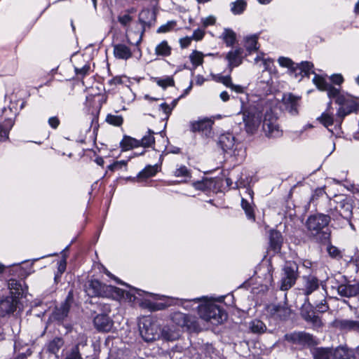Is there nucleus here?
<instances>
[{
    "mask_svg": "<svg viewBox=\"0 0 359 359\" xmlns=\"http://www.w3.org/2000/svg\"><path fill=\"white\" fill-rule=\"evenodd\" d=\"M241 109L245 128L248 133H254L259 126L263 112L265 111L263 119V130L269 138H278L283 135V130L278 123L277 116L267 107L264 109L260 100H248L247 95L240 97Z\"/></svg>",
    "mask_w": 359,
    "mask_h": 359,
    "instance_id": "f257e3e1",
    "label": "nucleus"
},
{
    "mask_svg": "<svg viewBox=\"0 0 359 359\" xmlns=\"http://www.w3.org/2000/svg\"><path fill=\"white\" fill-rule=\"evenodd\" d=\"M313 81L319 90L327 91V96L334 98L336 103L339 105L336 118L328 111L323 112L318 118L325 128H329L334 124L339 126L345 116L358 110L359 98L341 94L339 88L333 87L324 78L317 74H315Z\"/></svg>",
    "mask_w": 359,
    "mask_h": 359,
    "instance_id": "f03ea898",
    "label": "nucleus"
},
{
    "mask_svg": "<svg viewBox=\"0 0 359 359\" xmlns=\"http://www.w3.org/2000/svg\"><path fill=\"white\" fill-rule=\"evenodd\" d=\"M125 285L130 288V290L126 291L115 286L104 285L97 280H92L86 287V292L91 297H103L116 300L125 299L130 302H135L138 297H144V295L158 296L130 287L127 284Z\"/></svg>",
    "mask_w": 359,
    "mask_h": 359,
    "instance_id": "7ed1b4c3",
    "label": "nucleus"
},
{
    "mask_svg": "<svg viewBox=\"0 0 359 359\" xmlns=\"http://www.w3.org/2000/svg\"><path fill=\"white\" fill-rule=\"evenodd\" d=\"M330 217L324 214H316L309 217L306 226L311 236L316 237L320 242L329 241L330 231L329 223Z\"/></svg>",
    "mask_w": 359,
    "mask_h": 359,
    "instance_id": "20e7f679",
    "label": "nucleus"
},
{
    "mask_svg": "<svg viewBox=\"0 0 359 359\" xmlns=\"http://www.w3.org/2000/svg\"><path fill=\"white\" fill-rule=\"evenodd\" d=\"M198 313L201 319L213 325L222 323L227 318V313L219 306L215 304L212 299H205L197 306Z\"/></svg>",
    "mask_w": 359,
    "mask_h": 359,
    "instance_id": "39448f33",
    "label": "nucleus"
},
{
    "mask_svg": "<svg viewBox=\"0 0 359 359\" xmlns=\"http://www.w3.org/2000/svg\"><path fill=\"white\" fill-rule=\"evenodd\" d=\"M278 62L280 67L287 69V72L290 76L299 81H301L304 76H309L311 74H314L313 65L308 61L296 63L290 58L282 56L278 59Z\"/></svg>",
    "mask_w": 359,
    "mask_h": 359,
    "instance_id": "423d86ee",
    "label": "nucleus"
},
{
    "mask_svg": "<svg viewBox=\"0 0 359 359\" xmlns=\"http://www.w3.org/2000/svg\"><path fill=\"white\" fill-rule=\"evenodd\" d=\"M313 359H355L351 350L344 346L335 349L330 348L318 347L312 350Z\"/></svg>",
    "mask_w": 359,
    "mask_h": 359,
    "instance_id": "0eeeda50",
    "label": "nucleus"
},
{
    "mask_svg": "<svg viewBox=\"0 0 359 359\" xmlns=\"http://www.w3.org/2000/svg\"><path fill=\"white\" fill-rule=\"evenodd\" d=\"M140 333L145 341H152L160 338V327L156 322L147 318L140 323Z\"/></svg>",
    "mask_w": 359,
    "mask_h": 359,
    "instance_id": "6e6552de",
    "label": "nucleus"
},
{
    "mask_svg": "<svg viewBox=\"0 0 359 359\" xmlns=\"http://www.w3.org/2000/svg\"><path fill=\"white\" fill-rule=\"evenodd\" d=\"M298 277V266L294 262H287L283 267L280 289L286 291L291 288Z\"/></svg>",
    "mask_w": 359,
    "mask_h": 359,
    "instance_id": "1a4fd4ad",
    "label": "nucleus"
},
{
    "mask_svg": "<svg viewBox=\"0 0 359 359\" xmlns=\"http://www.w3.org/2000/svg\"><path fill=\"white\" fill-rule=\"evenodd\" d=\"M170 319L177 326L185 327L189 331H197L199 328L197 318L195 316L176 311L170 315Z\"/></svg>",
    "mask_w": 359,
    "mask_h": 359,
    "instance_id": "9d476101",
    "label": "nucleus"
},
{
    "mask_svg": "<svg viewBox=\"0 0 359 359\" xmlns=\"http://www.w3.org/2000/svg\"><path fill=\"white\" fill-rule=\"evenodd\" d=\"M72 302L73 292L69 291L65 302L55 308L50 316V319L57 323L63 322L68 316Z\"/></svg>",
    "mask_w": 359,
    "mask_h": 359,
    "instance_id": "9b49d317",
    "label": "nucleus"
},
{
    "mask_svg": "<svg viewBox=\"0 0 359 359\" xmlns=\"http://www.w3.org/2000/svg\"><path fill=\"white\" fill-rule=\"evenodd\" d=\"M219 144L224 151L234 156L238 155V147H241V143L236 142L235 137L230 133H224L219 136Z\"/></svg>",
    "mask_w": 359,
    "mask_h": 359,
    "instance_id": "f8f14e48",
    "label": "nucleus"
},
{
    "mask_svg": "<svg viewBox=\"0 0 359 359\" xmlns=\"http://www.w3.org/2000/svg\"><path fill=\"white\" fill-rule=\"evenodd\" d=\"M285 337L287 341L301 346H313L316 344L313 337L304 332L287 334Z\"/></svg>",
    "mask_w": 359,
    "mask_h": 359,
    "instance_id": "ddd939ff",
    "label": "nucleus"
},
{
    "mask_svg": "<svg viewBox=\"0 0 359 359\" xmlns=\"http://www.w3.org/2000/svg\"><path fill=\"white\" fill-rule=\"evenodd\" d=\"M227 61V67L229 73H231L233 68L238 67L243 61V49L237 48L231 50L227 53L225 57Z\"/></svg>",
    "mask_w": 359,
    "mask_h": 359,
    "instance_id": "4468645a",
    "label": "nucleus"
},
{
    "mask_svg": "<svg viewBox=\"0 0 359 359\" xmlns=\"http://www.w3.org/2000/svg\"><path fill=\"white\" fill-rule=\"evenodd\" d=\"M300 97L292 93L285 94L283 97V104L285 109L291 115L298 114Z\"/></svg>",
    "mask_w": 359,
    "mask_h": 359,
    "instance_id": "2eb2a0df",
    "label": "nucleus"
},
{
    "mask_svg": "<svg viewBox=\"0 0 359 359\" xmlns=\"http://www.w3.org/2000/svg\"><path fill=\"white\" fill-rule=\"evenodd\" d=\"M18 301L11 296L0 299V316L4 317L13 313L15 310Z\"/></svg>",
    "mask_w": 359,
    "mask_h": 359,
    "instance_id": "dca6fc26",
    "label": "nucleus"
},
{
    "mask_svg": "<svg viewBox=\"0 0 359 359\" xmlns=\"http://www.w3.org/2000/svg\"><path fill=\"white\" fill-rule=\"evenodd\" d=\"M245 193L249 197V200L246 198L242 197L241 207L244 210L247 217L249 219L255 221V217L254 214V209L252 206L254 192L250 188H245Z\"/></svg>",
    "mask_w": 359,
    "mask_h": 359,
    "instance_id": "f3484780",
    "label": "nucleus"
},
{
    "mask_svg": "<svg viewBox=\"0 0 359 359\" xmlns=\"http://www.w3.org/2000/svg\"><path fill=\"white\" fill-rule=\"evenodd\" d=\"M336 203L334 209L339 213V215L344 219H350L352 215V205L348 203L346 199L343 198L339 201L334 199L331 201L330 204Z\"/></svg>",
    "mask_w": 359,
    "mask_h": 359,
    "instance_id": "a211bd4d",
    "label": "nucleus"
},
{
    "mask_svg": "<svg viewBox=\"0 0 359 359\" xmlns=\"http://www.w3.org/2000/svg\"><path fill=\"white\" fill-rule=\"evenodd\" d=\"M93 323L95 328L100 332H109L113 326V321L106 314L97 315Z\"/></svg>",
    "mask_w": 359,
    "mask_h": 359,
    "instance_id": "6ab92c4d",
    "label": "nucleus"
},
{
    "mask_svg": "<svg viewBox=\"0 0 359 359\" xmlns=\"http://www.w3.org/2000/svg\"><path fill=\"white\" fill-rule=\"evenodd\" d=\"M212 121L208 118L195 121L190 123V129L192 132L204 133L206 135L210 133L212 128Z\"/></svg>",
    "mask_w": 359,
    "mask_h": 359,
    "instance_id": "aec40b11",
    "label": "nucleus"
},
{
    "mask_svg": "<svg viewBox=\"0 0 359 359\" xmlns=\"http://www.w3.org/2000/svg\"><path fill=\"white\" fill-rule=\"evenodd\" d=\"M180 337L179 328L173 325H165L160 329V337L166 341H175Z\"/></svg>",
    "mask_w": 359,
    "mask_h": 359,
    "instance_id": "412c9836",
    "label": "nucleus"
},
{
    "mask_svg": "<svg viewBox=\"0 0 359 359\" xmlns=\"http://www.w3.org/2000/svg\"><path fill=\"white\" fill-rule=\"evenodd\" d=\"M339 294L342 297H351L359 294V283L354 284H340L337 287Z\"/></svg>",
    "mask_w": 359,
    "mask_h": 359,
    "instance_id": "4be33fe9",
    "label": "nucleus"
},
{
    "mask_svg": "<svg viewBox=\"0 0 359 359\" xmlns=\"http://www.w3.org/2000/svg\"><path fill=\"white\" fill-rule=\"evenodd\" d=\"M303 280L304 287L302 291L306 296H309L319 288V280L316 277L313 276H304Z\"/></svg>",
    "mask_w": 359,
    "mask_h": 359,
    "instance_id": "5701e85b",
    "label": "nucleus"
},
{
    "mask_svg": "<svg viewBox=\"0 0 359 359\" xmlns=\"http://www.w3.org/2000/svg\"><path fill=\"white\" fill-rule=\"evenodd\" d=\"M8 288L10 290L11 297H15L18 301L25 293V289L20 281L11 279L8 282Z\"/></svg>",
    "mask_w": 359,
    "mask_h": 359,
    "instance_id": "b1692460",
    "label": "nucleus"
},
{
    "mask_svg": "<svg viewBox=\"0 0 359 359\" xmlns=\"http://www.w3.org/2000/svg\"><path fill=\"white\" fill-rule=\"evenodd\" d=\"M271 314L275 318L285 320L290 314V309L285 305H272L269 307Z\"/></svg>",
    "mask_w": 359,
    "mask_h": 359,
    "instance_id": "393cba45",
    "label": "nucleus"
},
{
    "mask_svg": "<svg viewBox=\"0 0 359 359\" xmlns=\"http://www.w3.org/2000/svg\"><path fill=\"white\" fill-rule=\"evenodd\" d=\"M114 55L116 58L126 60L132 57V52L126 45L118 43L114 46Z\"/></svg>",
    "mask_w": 359,
    "mask_h": 359,
    "instance_id": "a878e982",
    "label": "nucleus"
},
{
    "mask_svg": "<svg viewBox=\"0 0 359 359\" xmlns=\"http://www.w3.org/2000/svg\"><path fill=\"white\" fill-rule=\"evenodd\" d=\"M205 298V297L194 299H177V302L176 304L181 306L186 310L191 311L197 309L198 304H201Z\"/></svg>",
    "mask_w": 359,
    "mask_h": 359,
    "instance_id": "bb28decb",
    "label": "nucleus"
},
{
    "mask_svg": "<svg viewBox=\"0 0 359 359\" xmlns=\"http://www.w3.org/2000/svg\"><path fill=\"white\" fill-rule=\"evenodd\" d=\"M359 318V314L358 315ZM339 326L341 330L346 331L359 332V319L349 320L344 319L339 321Z\"/></svg>",
    "mask_w": 359,
    "mask_h": 359,
    "instance_id": "cd10ccee",
    "label": "nucleus"
},
{
    "mask_svg": "<svg viewBox=\"0 0 359 359\" xmlns=\"http://www.w3.org/2000/svg\"><path fill=\"white\" fill-rule=\"evenodd\" d=\"M220 39L223 40L226 46L231 47L236 41V34L231 29L224 28Z\"/></svg>",
    "mask_w": 359,
    "mask_h": 359,
    "instance_id": "c85d7f7f",
    "label": "nucleus"
},
{
    "mask_svg": "<svg viewBox=\"0 0 359 359\" xmlns=\"http://www.w3.org/2000/svg\"><path fill=\"white\" fill-rule=\"evenodd\" d=\"M63 345L64 341L61 337H55L46 344V350L51 354L57 355Z\"/></svg>",
    "mask_w": 359,
    "mask_h": 359,
    "instance_id": "c756f323",
    "label": "nucleus"
},
{
    "mask_svg": "<svg viewBox=\"0 0 359 359\" xmlns=\"http://www.w3.org/2000/svg\"><path fill=\"white\" fill-rule=\"evenodd\" d=\"M14 124L11 118L6 119L2 123H0V142H4L8 139L10 130Z\"/></svg>",
    "mask_w": 359,
    "mask_h": 359,
    "instance_id": "7c9ffc66",
    "label": "nucleus"
},
{
    "mask_svg": "<svg viewBox=\"0 0 359 359\" xmlns=\"http://www.w3.org/2000/svg\"><path fill=\"white\" fill-rule=\"evenodd\" d=\"M269 241L270 245L273 250L277 251L280 249L283 238L279 231L276 230L271 231Z\"/></svg>",
    "mask_w": 359,
    "mask_h": 359,
    "instance_id": "2f4dec72",
    "label": "nucleus"
},
{
    "mask_svg": "<svg viewBox=\"0 0 359 359\" xmlns=\"http://www.w3.org/2000/svg\"><path fill=\"white\" fill-rule=\"evenodd\" d=\"M25 351H21L22 349V345L21 341L19 339H16L14 343V351L15 353H18V355L13 359H27V358L31 355L32 351L30 348L26 346Z\"/></svg>",
    "mask_w": 359,
    "mask_h": 359,
    "instance_id": "473e14b6",
    "label": "nucleus"
},
{
    "mask_svg": "<svg viewBox=\"0 0 359 359\" xmlns=\"http://www.w3.org/2000/svg\"><path fill=\"white\" fill-rule=\"evenodd\" d=\"M249 329L254 334H262L266 330V325L260 320L254 319L249 323Z\"/></svg>",
    "mask_w": 359,
    "mask_h": 359,
    "instance_id": "72a5a7b5",
    "label": "nucleus"
},
{
    "mask_svg": "<svg viewBox=\"0 0 359 359\" xmlns=\"http://www.w3.org/2000/svg\"><path fill=\"white\" fill-rule=\"evenodd\" d=\"M120 144L123 150L127 151L140 147V141L129 136H124Z\"/></svg>",
    "mask_w": 359,
    "mask_h": 359,
    "instance_id": "f704fd0d",
    "label": "nucleus"
},
{
    "mask_svg": "<svg viewBox=\"0 0 359 359\" xmlns=\"http://www.w3.org/2000/svg\"><path fill=\"white\" fill-rule=\"evenodd\" d=\"M258 36L257 34L250 35L245 38V48L250 53L258 50L257 46Z\"/></svg>",
    "mask_w": 359,
    "mask_h": 359,
    "instance_id": "c9c22d12",
    "label": "nucleus"
},
{
    "mask_svg": "<svg viewBox=\"0 0 359 359\" xmlns=\"http://www.w3.org/2000/svg\"><path fill=\"white\" fill-rule=\"evenodd\" d=\"M171 50L172 48L167 41H163L156 46L155 53L158 56L167 57L171 54Z\"/></svg>",
    "mask_w": 359,
    "mask_h": 359,
    "instance_id": "e433bc0d",
    "label": "nucleus"
},
{
    "mask_svg": "<svg viewBox=\"0 0 359 359\" xmlns=\"http://www.w3.org/2000/svg\"><path fill=\"white\" fill-rule=\"evenodd\" d=\"M158 166L157 165H149L146 166L144 169L140 172L137 177L140 178H148L154 176L158 172Z\"/></svg>",
    "mask_w": 359,
    "mask_h": 359,
    "instance_id": "4c0bfd02",
    "label": "nucleus"
},
{
    "mask_svg": "<svg viewBox=\"0 0 359 359\" xmlns=\"http://www.w3.org/2000/svg\"><path fill=\"white\" fill-rule=\"evenodd\" d=\"M154 134V131L149 129L147 134L143 136L141 140H138L140 141V146L144 147H149L152 146L155 142Z\"/></svg>",
    "mask_w": 359,
    "mask_h": 359,
    "instance_id": "58836bf2",
    "label": "nucleus"
},
{
    "mask_svg": "<svg viewBox=\"0 0 359 359\" xmlns=\"http://www.w3.org/2000/svg\"><path fill=\"white\" fill-rule=\"evenodd\" d=\"M246 6L245 0H236L231 4V11L235 15H240L245 10Z\"/></svg>",
    "mask_w": 359,
    "mask_h": 359,
    "instance_id": "ea45409f",
    "label": "nucleus"
},
{
    "mask_svg": "<svg viewBox=\"0 0 359 359\" xmlns=\"http://www.w3.org/2000/svg\"><path fill=\"white\" fill-rule=\"evenodd\" d=\"M154 81L163 89L166 88L168 86H172L175 84L174 80L171 76H165L163 78L155 77L153 78Z\"/></svg>",
    "mask_w": 359,
    "mask_h": 359,
    "instance_id": "a19ab883",
    "label": "nucleus"
},
{
    "mask_svg": "<svg viewBox=\"0 0 359 359\" xmlns=\"http://www.w3.org/2000/svg\"><path fill=\"white\" fill-rule=\"evenodd\" d=\"M304 318L307 321L313 324V327L318 328L322 326V321L320 317L316 315L314 313L304 315Z\"/></svg>",
    "mask_w": 359,
    "mask_h": 359,
    "instance_id": "79ce46f5",
    "label": "nucleus"
},
{
    "mask_svg": "<svg viewBox=\"0 0 359 359\" xmlns=\"http://www.w3.org/2000/svg\"><path fill=\"white\" fill-rule=\"evenodd\" d=\"M191 63L195 66H199L203 64V54L199 51L194 50L189 56Z\"/></svg>",
    "mask_w": 359,
    "mask_h": 359,
    "instance_id": "37998d69",
    "label": "nucleus"
},
{
    "mask_svg": "<svg viewBox=\"0 0 359 359\" xmlns=\"http://www.w3.org/2000/svg\"><path fill=\"white\" fill-rule=\"evenodd\" d=\"M81 345H82L83 346L86 345V344H83L81 343H78L67 354L65 359H82L80 352H79V346H81Z\"/></svg>",
    "mask_w": 359,
    "mask_h": 359,
    "instance_id": "c03bdc74",
    "label": "nucleus"
},
{
    "mask_svg": "<svg viewBox=\"0 0 359 359\" xmlns=\"http://www.w3.org/2000/svg\"><path fill=\"white\" fill-rule=\"evenodd\" d=\"M106 121L110 125L120 126L123 122V118L120 115L108 114L106 117Z\"/></svg>",
    "mask_w": 359,
    "mask_h": 359,
    "instance_id": "a18cd8bd",
    "label": "nucleus"
},
{
    "mask_svg": "<svg viewBox=\"0 0 359 359\" xmlns=\"http://www.w3.org/2000/svg\"><path fill=\"white\" fill-rule=\"evenodd\" d=\"M174 175L177 177H191V172L187 168V166L181 165L177 168H176Z\"/></svg>",
    "mask_w": 359,
    "mask_h": 359,
    "instance_id": "49530a36",
    "label": "nucleus"
},
{
    "mask_svg": "<svg viewBox=\"0 0 359 359\" xmlns=\"http://www.w3.org/2000/svg\"><path fill=\"white\" fill-rule=\"evenodd\" d=\"M243 175H244V174L242 171L240 172V174H238L237 176L236 177L235 183H236L237 188H239V187H245V188L246 186L250 184V180H249V178L246 176L245 177H243Z\"/></svg>",
    "mask_w": 359,
    "mask_h": 359,
    "instance_id": "de8ad7c7",
    "label": "nucleus"
},
{
    "mask_svg": "<svg viewBox=\"0 0 359 359\" xmlns=\"http://www.w3.org/2000/svg\"><path fill=\"white\" fill-rule=\"evenodd\" d=\"M177 23L175 20L168 21L167 23L162 25L157 29V33H166L172 31L175 27Z\"/></svg>",
    "mask_w": 359,
    "mask_h": 359,
    "instance_id": "09e8293b",
    "label": "nucleus"
},
{
    "mask_svg": "<svg viewBox=\"0 0 359 359\" xmlns=\"http://www.w3.org/2000/svg\"><path fill=\"white\" fill-rule=\"evenodd\" d=\"M255 61L256 63H258L259 61L262 62V65L264 66V70H268L271 69V65L273 64V60L271 58H264L263 57V54L262 55H257L255 58Z\"/></svg>",
    "mask_w": 359,
    "mask_h": 359,
    "instance_id": "8fccbe9b",
    "label": "nucleus"
},
{
    "mask_svg": "<svg viewBox=\"0 0 359 359\" xmlns=\"http://www.w3.org/2000/svg\"><path fill=\"white\" fill-rule=\"evenodd\" d=\"M327 251L329 255L332 258L341 259L342 257L341 251L334 245H329L327 248Z\"/></svg>",
    "mask_w": 359,
    "mask_h": 359,
    "instance_id": "3c124183",
    "label": "nucleus"
},
{
    "mask_svg": "<svg viewBox=\"0 0 359 359\" xmlns=\"http://www.w3.org/2000/svg\"><path fill=\"white\" fill-rule=\"evenodd\" d=\"M145 306L149 307L152 310H161L166 307V305L162 303L154 304L150 302H145Z\"/></svg>",
    "mask_w": 359,
    "mask_h": 359,
    "instance_id": "603ef678",
    "label": "nucleus"
},
{
    "mask_svg": "<svg viewBox=\"0 0 359 359\" xmlns=\"http://www.w3.org/2000/svg\"><path fill=\"white\" fill-rule=\"evenodd\" d=\"M126 161H116L115 163L108 165V169L111 171H114V170L120 169L122 167L126 166Z\"/></svg>",
    "mask_w": 359,
    "mask_h": 359,
    "instance_id": "864d4df0",
    "label": "nucleus"
},
{
    "mask_svg": "<svg viewBox=\"0 0 359 359\" xmlns=\"http://www.w3.org/2000/svg\"><path fill=\"white\" fill-rule=\"evenodd\" d=\"M126 161H116L115 163L108 165V169L111 171H114V170L120 169L122 167L126 166Z\"/></svg>",
    "mask_w": 359,
    "mask_h": 359,
    "instance_id": "5fc2aeb1",
    "label": "nucleus"
},
{
    "mask_svg": "<svg viewBox=\"0 0 359 359\" xmlns=\"http://www.w3.org/2000/svg\"><path fill=\"white\" fill-rule=\"evenodd\" d=\"M216 22V18L213 15H209L202 19L203 26L205 28L210 25H213Z\"/></svg>",
    "mask_w": 359,
    "mask_h": 359,
    "instance_id": "6e6d98bb",
    "label": "nucleus"
},
{
    "mask_svg": "<svg viewBox=\"0 0 359 359\" xmlns=\"http://www.w3.org/2000/svg\"><path fill=\"white\" fill-rule=\"evenodd\" d=\"M205 35V32L201 29H197L194 30L192 36H191L192 38V40L195 41H200L201 40Z\"/></svg>",
    "mask_w": 359,
    "mask_h": 359,
    "instance_id": "4d7b16f0",
    "label": "nucleus"
},
{
    "mask_svg": "<svg viewBox=\"0 0 359 359\" xmlns=\"http://www.w3.org/2000/svg\"><path fill=\"white\" fill-rule=\"evenodd\" d=\"M118 22L122 25L126 26L132 20V18L130 15L125 14L121 16H118Z\"/></svg>",
    "mask_w": 359,
    "mask_h": 359,
    "instance_id": "13d9d810",
    "label": "nucleus"
},
{
    "mask_svg": "<svg viewBox=\"0 0 359 359\" xmlns=\"http://www.w3.org/2000/svg\"><path fill=\"white\" fill-rule=\"evenodd\" d=\"M219 81L227 88H230V86H232V81L230 75L220 76Z\"/></svg>",
    "mask_w": 359,
    "mask_h": 359,
    "instance_id": "bf43d9fd",
    "label": "nucleus"
},
{
    "mask_svg": "<svg viewBox=\"0 0 359 359\" xmlns=\"http://www.w3.org/2000/svg\"><path fill=\"white\" fill-rule=\"evenodd\" d=\"M316 309L318 311L323 313L328 309V306L327 305L325 300L323 299L320 303L316 305Z\"/></svg>",
    "mask_w": 359,
    "mask_h": 359,
    "instance_id": "052dcab7",
    "label": "nucleus"
},
{
    "mask_svg": "<svg viewBox=\"0 0 359 359\" xmlns=\"http://www.w3.org/2000/svg\"><path fill=\"white\" fill-rule=\"evenodd\" d=\"M48 124L51 128L56 129L60 124V120L57 116H52L48 119Z\"/></svg>",
    "mask_w": 359,
    "mask_h": 359,
    "instance_id": "680f3d73",
    "label": "nucleus"
},
{
    "mask_svg": "<svg viewBox=\"0 0 359 359\" xmlns=\"http://www.w3.org/2000/svg\"><path fill=\"white\" fill-rule=\"evenodd\" d=\"M192 41V38L191 36H186L184 38H182L180 39V43L182 48L188 47Z\"/></svg>",
    "mask_w": 359,
    "mask_h": 359,
    "instance_id": "e2e57ef3",
    "label": "nucleus"
},
{
    "mask_svg": "<svg viewBox=\"0 0 359 359\" xmlns=\"http://www.w3.org/2000/svg\"><path fill=\"white\" fill-rule=\"evenodd\" d=\"M330 79L332 83L337 85H340L344 81L343 77L341 74H334L332 76Z\"/></svg>",
    "mask_w": 359,
    "mask_h": 359,
    "instance_id": "0e129e2a",
    "label": "nucleus"
},
{
    "mask_svg": "<svg viewBox=\"0 0 359 359\" xmlns=\"http://www.w3.org/2000/svg\"><path fill=\"white\" fill-rule=\"evenodd\" d=\"M160 107L168 116L171 114L172 110V107H171L170 105L167 104L166 103H162L160 105Z\"/></svg>",
    "mask_w": 359,
    "mask_h": 359,
    "instance_id": "69168bd1",
    "label": "nucleus"
},
{
    "mask_svg": "<svg viewBox=\"0 0 359 359\" xmlns=\"http://www.w3.org/2000/svg\"><path fill=\"white\" fill-rule=\"evenodd\" d=\"M90 69V66L89 65H84L83 67L81 68H76V72L77 74L79 75H85L88 73V72L89 71Z\"/></svg>",
    "mask_w": 359,
    "mask_h": 359,
    "instance_id": "338daca9",
    "label": "nucleus"
},
{
    "mask_svg": "<svg viewBox=\"0 0 359 359\" xmlns=\"http://www.w3.org/2000/svg\"><path fill=\"white\" fill-rule=\"evenodd\" d=\"M233 91H235L238 93H243L244 92V87L240 85H235L232 83V86L230 88Z\"/></svg>",
    "mask_w": 359,
    "mask_h": 359,
    "instance_id": "774afa93",
    "label": "nucleus"
}]
</instances>
